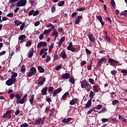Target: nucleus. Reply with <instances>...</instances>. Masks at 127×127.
<instances>
[{
	"label": "nucleus",
	"mask_w": 127,
	"mask_h": 127,
	"mask_svg": "<svg viewBox=\"0 0 127 127\" xmlns=\"http://www.w3.org/2000/svg\"><path fill=\"white\" fill-rule=\"evenodd\" d=\"M86 87H90L91 88V86H90V84L88 82V81L84 79L81 81V87L82 89H85Z\"/></svg>",
	"instance_id": "nucleus-1"
},
{
	"label": "nucleus",
	"mask_w": 127,
	"mask_h": 127,
	"mask_svg": "<svg viewBox=\"0 0 127 127\" xmlns=\"http://www.w3.org/2000/svg\"><path fill=\"white\" fill-rule=\"evenodd\" d=\"M38 69L39 70L40 73H44V68L42 67V66H39L38 67Z\"/></svg>",
	"instance_id": "nucleus-22"
},
{
	"label": "nucleus",
	"mask_w": 127,
	"mask_h": 127,
	"mask_svg": "<svg viewBox=\"0 0 127 127\" xmlns=\"http://www.w3.org/2000/svg\"><path fill=\"white\" fill-rule=\"evenodd\" d=\"M107 108H105V107H103L102 110H101V112L102 113H106V112H107Z\"/></svg>",
	"instance_id": "nucleus-52"
},
{
	"label": "nucleus",
	"mask_w": 127,
	"mask_h": 127,
	"mask_svg": "<svg viewBox=\"0 0 127 127\" xmlns=\"http://www.w3.org/2000/svg\"><path fill=\"white\" fill-rule=\"evenodd\" d=\"M94 96H95V92L93 91H91L89 94V97L90 98V99H93Z\"/></svg>",
	"instance_id": "nucleus-29"
},
{
	"label": "nucleus",
	"mask_w": 127,
	"mask_h": 127,
	"mask_svg": "<svg viewBox=\"0 0 127 127\" xmlns=\"http://www.w3.org/2000/svg\"><path fill=\"white\" fill-rule=\"evenodd\" d=\"M102 108H103V105H98L97 106L96 110H101V109H102Z\"/></svg>",
	"instance_id": "nucleus-53"
},
{
	"label": "nucleus",
	"mask_w": 127,
	"mask_h": 127,
	"mask_svg": "<svg viewBox=\"0 0 127 127\" xmlns=\"http://www.w3.org/2000/svg\"><path fill=\"white\" fill-rule=\"evenodd\" d=\"M58 30L59 32H62V31H63V28L62 27H59Z\"/></svg>",
	"instance_id": "nucleus-60"
},
{
	"label": "nucleus",
	"mask_w": 127,
	"mask_h": 127,
	"mask_svg": "<svg viewBox=\"0 0 127 127\" xmlns=\"http://www.w3.org/2000/svg\"><path fill=\"white\" fill-rule=\"evenodd\" d=\"M111 74L113 75V76H115V75H116V73H117V71L115 70H112L111 71Z\"/></svg>",
	"instance_id": "nucleus-54"
},
{
	"label": "nucleus",
	"mask_w": 127,
	"mask_h": 127,
	"mask_svg": "<svg viewBox=\"0 0 127 127\" xmlns=\"http://www.w3.org/2000/svg\"><path fill=\"white\" fill-rule=\"evenodd\" d=\"M47 46V43L45 42H40L37 46V48H40L41 47H46Z\"/></svg>",
	"instance_id": "nucleus-7"
},
{
	"label": "nucleus",
	"mask_w": 127,
	"mask_h": 127,
	"mask_svg": "<svg viewBox=\"0 0 127 127\" xmlns=\"http://www.w3.org/2000/svg\"><path fill=\"white\" fill-rule=\"evenodd\" d=\"M105 39L107 40L108 42H111V38L108 35V34L105 36Z\"/></svg>",
	"instance_id": "nucleus-31"
},
{
	"label": "nucleus",
	"mask_w": 127,
	"mask_h": 127,
	"mask_svg": "<svg viewBox=\"0 0 127 127\" xmlns=\"http://www.w3.org/2000/svg\"><path fill=\"white\" fill-rule=\"evenodd\" d=\"M33 101H34V95L32 94V95H31V97L29 99V102L31 105H32V104H33L34 103Z\"/></svg>",
	"instance_id": "nucleus-21"
},
{
	"label": "nucleus",
	"mask_w": 127,
	"mask_h": 127,
	"mask_svg": "<svg viewBox=\"0 0 127 127\" xmlns=\"http://www.w3.org/2000/svg\"><path fill=\"white\" fill-rule=\"evenodd\" d=\"M26 46H31V41L29 40L26 44Z\"/></svg>",
	"instance_id": "nucleus-48"
},
{
	"label": "nucleus",
	"mask_w": 127,
	"mask_h": 127,
	"mask_svg": "<svg viewBox=\"0 0 127 127\" xmlns=\"http://www.w3.org/2000/svg\"><path fill=\"white\" fill-rule=\"evenodd\" d=\"M20 127H28V124H27L26 123H25L21 125Z\"/></svg>",
	"instance_id": "nucleus-46"
},
{
	"label": "nucleus",
	"mask_w": 127,
	"mask_h": 127,
	"mask_svg": "<svg viewBox=\"0 0 127 127\" xmlns=\"http://www.w3.org/2000/svg\"><path fill=\"white\" fill-rule=\"evenodd\" d=\"M72 120H73V118H67V119L64 118L62 120V122L64 123V124H68V123H69V122L70 121H72Z\"/></svg>",
	"instance_id": "nucleus-13"
},
{
	"label": "nucleus",
	"mask_w": 127,
	"mask_h": 127,
	"mask_svg": "<svg viewBox=\"0 0 127 127\" xmlns=\"http://www.w3.org/2000/svg\"><path fill=\"white\" fill-rule=\"evenodd\" d=\"M95 109L94 108H91L89 111H88L87 113V115H90V114L92 113V112H94Z\"/></svg>",
	"instance_id": "nucleus-43"
},
{
	"label": "nucleus",
	"mask_w": 127,
	"mask_h": 127,
	"mask_svg": "<svg viewBox=\"0 0 127 127\" xmlns=\"http://www.w3.org/2000/svg\"><path fill=\"white\" fill-rule=\"evenodd\" d=\"M34 12V10H33V9L31 10V11H30L29 12V13H28V16H31V15H32V14H33Z\"/></svg>",
	"instance_id": "nucleus-47"
},
{
	"label": "nucleus",
	"mask_w": 127,
	"mask_h": 127,
	"mask_svg": "<svg viewBox=\"0 0 127 127\" xmlns=\"http://www.w3.org/2000/svg\"><path fill=\"white\" fill-rule=\"evenodd\" d=\"M108 62L109 64H110L111 66H117L118 64H119V61H115L112 58L108 60Z\"/></svg>",
	"instance_id": "nucleus-3"
},
{
	"label": "nucleus",
	"mask_w": 127,
	"mask_h": 127,
	"mask_svg": "<svg viewBox=\"0 0 127 127\" xmlns=\"http://www.w3.org/2000/svg\"><path fill=\"white\" fill-rule=\"evenodd\" d=\"M51 60V59L50 58V56H48L47 59H46V63H48Z\"/></svg>",
	"instance_id": "nucleus-44"
},
{
	"label": "nucleus",
	"mask_w": 127,
	"mask_h": 127,
	"mask_svg": "<svg viewBox=\"0 0 127 127\" xmlns=\"http://www.w3.org/2000/svg\"><path fill=\"white\" fill-rule=\"evenodd\" d=\"M15 98L16 99V104H23L22 101L21 100V97L18 94H16Z\"/></svg>",
	"instance_id": "nucleus-5"
},
{
	"label": "nucleus",
	"mask_w": 127,
	"mask_h": 127,
	"mask_svg": "<svg viewBox=\"0 0 127 127\" xmlns=\"http://www.w3.org/2000/svg\"><path fill=\"white\" fill-rule=\"evenodd\" d=\"M26 36L25 35H21L18 37V40L21 41L19 42V43H23L24 42V40H25Z\"/></svg>",
	"instance_id": "nucleus-11"
},
{
	"label": "nucleus",
	"mask_w": 127,
	"mask_h": 127,
	"mask_svg": "<svg viewBox=\"0 0 127 127\" xmlns=\"http://www.w3.org/2000/svg\"><path fill=\"white\" fill-rule=\"evenodd\" d=\"M27 98V94H25L23 98L21 99L22 101V102L23 104L24 103V101H25V98Z\"/></svg>",
	"instance_id": "nucleus-39"
},
{
	"label": "nucleus",
	"mask_w": 127,
	"mask_h": 127,
	"mask_svg": "<svg viewBox=\"0 0 127 127\" xmlns=\"http://www.w3.org/2000/svg\"><path fill=\"white\" fill-rule=\"evenodd\" d=\"M59 33H58V32H57L56 31V30H54L53 33L52 34V35L53 36H54V35H55V38H56V37H57V36H58V35H59Z\"/></svg>",
	"instance_id": "nucleus-27"
},
{
	"label": "nucleus",
	"mask_w": 127,
	"mask_h": 127,
	"mask_svg": "<svg viewBox=\"0 0 127 127\" xmlns=\"http://www.w3.org/2000/svg\"><path fill=\"white\" fill-rule=\"evenodd\" d=\"M26 2H27V1L26 0H19L17 2V6H24L25 4H26Z\"/></svg>",
	"instance_id": "nucleus-4"
},
{
	"label": "nucleus",
	"mask_w": 127,
	"mask_h": 127,
	"mask_svg": "<svg viewBox=\"0 0 127 127\" xmlns=\"http://www.w3.org/2000/svg\"><path fill=\"white\" fill-rule=\"evenodd\" d=\"M60 56L63 59H66L67 58V55L66 54V52L65 51L63 50L60 54Z\"/></svg>",
	"instance_id": "nucleus-10"
},
{
	"label": "nucleus",
	"mask_w": 127,
	"mask_h": 127,
	"mask_svg": "<svg viewBox=\"0 0 127 127\" xmlns=\"http://www.w3.org/2000/svg\"><path fill=\"white\" fill-rule=\"evenodd\" d=\"M96 18L98 19L99 21L102 20L103 19V18L101 15L96 16Z\"/></svg>",
	"instance_id": "nucleus-51"
},
{
	"label": "nucleus",
	"mask_w": 127,
	"mask_h": 127,
	"mask_svg": "<svg viewBox=\"0 0 127 127\" xmlns=\"http://www.w3.org/2000/svg\"><path fill=\"white\" fill-rule=\"evenodd\" d=\"M77 14H78V13L76 12H74L71 14V17H75Z\"/></svg>",
	"instance_id": "nucleus-57"
},
{
	"label": "nucleus",
	"mask_w": 127,
	"mask_h": 127,
	"mask_svg": "<svg viewBox=\"0 0 127 127\" xmlns=\"http://www.w3.org/2000/svg\"><path fill=\"white\" fill-rule=\"evenodd\" d=\"M91 105H92V100H89L88 101L87 104L85 105L86 108H90L91 107Z\"/></svg>",
	"instance_id": "nucleus-20"
},
{
	"label": "nucleus",
	"mask_w": 127,
	"mask_h": 127,
	"mask_svg": "<svg viewBox=\"0 0 127 127\" xmlns=\"http://www.w3.org/2000/svg\"><path fill=\"white\" fill-rule=\"evenodd\" d=\"M20 71H21V73H24V72H25V71H26V68L25 67V65H22V66L21 67Z\"/></svg>",
	"instance_id": "nucleus-24"
},
{
	"label": "nucleus",
	"mask_w": 127,
	"mask_h": 127,
	"mask_svg": "<svg viewBox=\"0 0 127 127\" xmlns=\"http://www.w3.org/2000/svg\"><path fill=\"white\" fill-rule=\"evenodd\" d=\"M119 103H120V101H119V100H114L112 102V105H113V106H115V105H117V104H119Z\"/></svg>",
	"instance_id": "nucleus-34"
},
{
	"label": "nucleus",
	"mask_w": 127,
	"mask_h": 127,
	"mask_svg": "<svg viewBox=\"0 0 127 127\" xmlns=\"http://www.w3.org/2000/svg\"><path fill=\"white\" fill-rule=\"evenodd\" d=\"M16 82V78H10L8 79L5 83L6 85H7V86H11L13 84H14Z\"/></svg>",
	"instance_id": "nucleus-2"
},
{
	"label": "nucleus",
	"mask_w": 127,
	"mask_h": 127,
	"mask_svg": "<svg viewBox=\"0 0 127 127\" xmlns=\"http://www.w3.org/2000/svg\"><path fill=\"white\" fill-rule=\"evenodd\" d=\"M61 77L63 78V79L67 80V79H69V78H70V73H63L61 75Z\"/></svg>",
	"instance_id": "nucleus-9"
},
{
	"label": "nucleus",
	"mask_w": 127,
	"mask_h": 127,
	"mask_svg": "<svg viewBox=\"0 0 127 127\" xmlns=\"http://www.w3.org/2000/svg\"><path fill=\"white\" fill-rule=\"evenodd\" d=\"M19 113H20V111L19 110H17L15 112V115L16 116H18V115H19Z\"/></svg>",
	"instance_id": "nucleus-59"
},
{
	"label": "nucleus",
	"mask_w": 127,
	"mask_h": 127,
	"mask_svg": "<svg viewBox=\"0 0 127 127\" xmlns=\"http://www.w3.org/2000/svg\"><path fill=\"white\" fill-rule=\"evenodd\" d=\"M85 51L87 53V54H92V52L88 49H85Z\"/></svg>",
	"instance_id": "nucleus-55"
},
{
	"label": "nucleus",
	"mask_w": 127,
	"mask_h": 127,
	"mask_svg": "<svg viewBox=\"0 0 127 127\" xmlns=\"http://www.w3.org/2000/svg\"><path fill=\"white\" fill-rule=\"evenodd\" d=\"M121 73H123V74H126V75H127V70L123 69L121 70Z\"/></svg>",
	"instance_id": "nucleus-56"
},
{
	"label": "nucleus",
	"mask_w": 127,
	"mask_h": 127,
	"mask_svg": "<svg viewBox=\"0 0 127 127\" xmlns=\"http://www.w3.org/2000/svg\"><path fill=\"white\" fill-rule=\"evenodd\" d=\"M111 5L113 7H115V6L116 5V2H115V0H111Z\"/></svg>",
	"instance_id": "nucleus-50"
},
{
	"label": "nucleus",
	"mask_w": 127,
	"mask_h": 127,
	"mask_svg": "<svg viewBox=\"0 0 127 127\" xmlns=\"http://www.w3.org/2000/svg\"><path fill=\"white\" fill-rule=\"evenodd\" d=\"M39 13V11L36 10L35 12L34 11V13L33 14V16H36Z\"/></svg>",
	"instance_id": "nucleus-45"
},
{
	"label": "nucleus",
	"mask_w": 127,
	"mask_h": 127,
	"mask_svg": "<svg viewBox=\"0 0 127 127\" xmlns=\"http://www.w3.org/2000/svg\"><path fill=\"white\" fill-rule=\"evenodd\" d=\"M40 24V21H37L35 23L34 25L35 26H38V25H39Z\"/></svg>",
	"instance_id": "nucleus-58"
},
{
	"label": "nucleus",
	"mask_w": 127,
	"mask_h": 127,
	"mask_svg": "<svg viewBox=\"0 0 127 127\" xmlns=\"http://www.w3.org/2000/svg\"><path fill=\"white\" fill-rule=\"evenodd\" d=\"M89 83H90V84L94 85V82H95V80H94V79L93 78H89Z\"/></svg>",
	"instance_id": "nucleus-42"
},
{
	"label": "nucleus",
	"mask_w": 127,
	"mask_h": 127,
	"mask_svg": "<svg viewBox=\"0 0 127 127\" xmlns=\"http://www.w3.org/2000/svg\"><path fill=\"white\" fill-rule=\"evenodd\" d=\"M33 50H34V49H33V48H31L29 52V54H28V58H31V57H32V56H33Z\"/></svg>",
	"instance_id": "nucleus-15"
},
{
	"label": "nucleus",
	"mask_w": 127,
	"mask_h": 127,
	"mask_svg": "<svg viewBox=\"0 0 127 127\" xmlns=\"http://www.w3.org/2000/svg\"><path fill=\"white\" fill-rule=\"evenodd\" d=\"M8 17H12L13 16V12H10L7 14Z\"/></svg>",
	"instance_id": "nucleus-49"
},
{
	"label": "nucleus",
	"mask_w": 127,
	"mask_h": 127,
	"mask_svg": "<svg viewBox=\"0 0 127 127\" xmlns=\"http://www.w3.org/2000/svg\"><path fill=\"white\" fill-rule=\"evenodd\" d=\"M77 102H78V98H73L70 101L69 105L73 106L75 105Z\"/></svg>",
	"instance_id": "nucleus-14"
},
{
	"label": "nucleus",
	"mask_w": 127,
	"mask_h": 127,
	"mask_svg": "<svg viewBox=\"0 0 127 127\" xmlns=\"http://www.w3.org/2000/svg\"><path fill=\"white\" fill-rule=\"evenodd\" d=\"M61 68H62V65L60 64L57 66L55 69L56 70V71H59V69H61Z\"/></svg>",
	"instance_id": "nucleus-38"
},
{
	"label": "nucleus",
	"mask_w": 127,
	"mask_h": 127,
	"mask_svg": "<svg viewBox=\"0 0 127 127\" xmlns=\"http://www.w3.org/2000/svg\"><path fill=\"white\" fill-rule=\"evenodd\" d=\"M75 24H79L80 23V19H76L75 21Z\"/></svg>",
	"instance_id": "nucleus-64"
},
{
	"label": "nucleus",
	"mask_w": 127,
	"mask_h": 127,
	"mask_svg": "<svg viewBox=\"0 0 127 127\" xmlns=\"http://www.w3.org/2000/svg\"><path fill=\"white\" fill-rule=\"evenodd\" d=\"M77 11H84L86 10V7H80L77 9Z\"/></svg>",
	"instance_id": "nucleus-35"
},
{
	"label": "nucleus",
	"mask_w": 127,
	"mask_h": 127,
	"mask_svg": "<svg viewBox=\"0 0 127 127\" xmlns=\"http://www.w3.org/2000/svg\"><path fill=\"white\" fill-rule=\"evenodd\" d=\"M57 58H58V55H57V53H55L54 56V59L56 60Z\"/></svg>",
	"instance_id": "nucleus-61"
},
{
	"label": "nucleus",
	"mask_w": 127,
	"mask_h": 127,
	"mask_svg": "<svg viewBox=\"0 0 127 127\" xmlns=\"http://www.w3.org/2000/svg\"><path fill=\"white\" fill-rule=\"evenodd\" d=\"M101 64H102L99 61H98V62H97V65H96V66L95 67V69H99V68L100 66H101Z\"/></svg>",
	"instance_id": "nucleus-33"
},
{
	"label": "nucleus",
	"mask_w": 127,
	"mask_h": 127,
	"mask_svg": "<svg viewBox=\"0 0 127 127\" xmlns=\"http://www.w3.org/2000/svg\"><path fill=\"white\" fill-rule=\"evenodd\" d=\"M47 90H48V87H45L41 90V92L43 96H45V95H47Z\"/></svg>",
	"instance_id": "nucleus-12"
},
{
	"label": "nucleus",
	"mask_w": 127,
	"mask_h": 127,
	"mask_svg": "<svg viewBox=\"0 0 127 127\" xmlns=\"http://www.w3.org/2000/svg\"><path fill=\"white\" fill-rule=\"evenodd\" d=\"M64 41H65V37H63L59 42V46H61Z\"/></svg>",
	"instance_id": "nucleus-18"
},
{
	"label": "nucleus",
	"mask_w": 127,
	"mask_h": 127,
	"mask_svg": "<svg viewBox=\"0 0 127 127\" xmlns=\"http://www.w3.org/2000/svg\"><path fill=\"white\" fill-rule=\"evenodd\" d=\"M41 118H39L35 122L34 126H39L40 124H41Z\"/></svg>",
	"instance_id": "nucleus-16"
},
{
	"label": "nucleus",
	"mask_w": 127,
	"mask_h": 127,
	"mask_svg": "<svg viewBox=\"0 0 127 127\" xmlns=\"http://www.w3.org/2000/svg\"><path fill=\"white\" fill-rule=\"evenodd\" d=\"M106 20L110 22V23H112V19H111V18H110V17H107Z\"/></svg>",
	"instance_id": "nucleus-63"
},
{
	"label": "nucleus",
	"mask_w": 127,
	"mask_h": 127,
	"mask_svg": "<svg viewBox=\"0 0 127 127\" xmlns=\"http://www.w3.org/2000/svg\"><path fill=\"white\" fill-rule=\"evenodd\" d=\"M30 72H31L34 75L36 73V68L34 66L30 68Z\"/></svg>",
	"instance_id": "nucleus-25"
},
{
	"label": "nucleus",
	"mask_w": 127,
	"mask_h": 127,
	"mask_svg": "<svg viewBox=\"0 0 127 127\" xmlns=\"http://www.w3.org/2000/svg\"><path fill=\"white\" fill-rule=\"evenodd\" d=\"M101 121L103 123H108V122H109V119H108L107 118H102L101 119Z\"/></svg>",
	"instance_id": "nucleus-41"
},
{
	"label": "nucleus",
	"mask_w": 127,
	"mask_h": 127,
	"mask_svg": "<svg viewBox=\"0 0 127 127\" xmlns=\"http://www.w3.org/2000/svg\"><path fill=\"white\" fill-rule=\"evenodd\" d=\"M56 11V7L55 6L53 5L51 8V12L52 13H54V12H55Z\"/></svg>",
	"instance_id": "nucleus-36"
},
{
	"label": "nucleus",
	"mask_w": 127,
	"mask_h": 127,
	"mask_svg": "<svg viewBox=\"0 0 127 127\" xmlns=\"http://www.w3.org/2000/svg\"><path fill=\"white\" fill-rule=\"evenodd\" d=\"M25 26V23L23 22L21 25L20 26V30H23V28H24V27Z\"/></svg>",
	"instance_id": "nucleus-40"
},
{
	"label": "nucleus",
	"mask_w": 127,
	"mask_h": 127,
	"mask_svg": "<svg viewBox=\"0 0 127 127\" xmlns=\"http://www.w3.org/2000/svg\"><path fill=\"white\" fill-rule=\"evenodd\" d=\"M48 92L49 93L54 92V87H53V86H50L48 89Z\"/></svg>",
	"instance_id": "nucleus-30"
},
{
	"label": "nucleus",
	"mask_w": 127,
	"mask_h": 127,
	"mask_svg": "<svg viewBox=\"0 0 127 127\" xmlns=\"http://www.w3.org/2000/svg\"><path fill=\"white\" fill-rule=\"evenodd\" d=\"M51 30H52V29L50 28H49L48 30H45L43 32V34H48V33H49L51 32Z\"/></svg>",
	"instance_id": "nucleus-28"
},
{
	"label": "nucleus",
	"mask_w": 127,
	"mask_h": 127,
	"mask_svg": "<svg viewBox=\"0 0 127 127\" xmlns=\"http://www.w3.org/2000/svg\"><path fill=\"white\" fill-rule=\"evenodd\" d=\"M105 59H106V58H102V59H100V61H99L100 62V63L102 64V63H103V62H104V61H105Z\"/></svg>",
	"instance_id": "nucleus-62"
},
{
	"label": "nucleus",
	"mask_w": 127,
	"mask_h": 127,
	"mask_svg": "<svg viewBox=\"0 0 127 127\" xmlns=\"http://www.w3.org/2000/svg\"><path fill=\"white\" fill-rule=\"evenodd\" d=\"M69 78V82L71 84H75V79L72 77H70Z\"/></svg>",
	"instance_id": "nucleus-23"
},
{
	"label": "nucleus",
	"mask_w": 127,
	"mask_h": 127,
	"mask_svg": "<svg viewBox=\"0 0 127 127\" xmlns=\"http://www.w3.org/2000/svg\"><path fill=\"white\" fill-rule=\"evenodd\" d=\"M14 23L15 25H16V26H18V25H20V24H22V22L18 20H15Z\"/></svg>",
	"instance_id": "nucleus-17"
},
{
	"label": "nucleus",
	"mask_w": 127,
	"mask_h": 127,
	"mask_svg": "<svg viewBox=\"0 0 127 127\" xmlns=\"http://www.w3.org/2000/svg\"><path fill=\"white\" fill-rule=\"evenodd\" d=\"M16 77H17V73L14 72L13 74L11 76V78L16 79Z\"/></svg>",
	"instance_id": "nucleus-32"
},
{
	"label": "nucleus",
	"mask_w": 127,
	"mask_h": 127,
	"mask_svg": "<svg viewBox=\"0 0 127 127\" xmlns=\"http://www.w3.org/2000/svg\"><path fill=\"white\" fill-rule=\"evenodd\" d=\"M62 91V88L61 87H59V88L54 90V92H53V97H56V95H57V94H59V93H60V92H61Z\"/></svg>",
	"instance_id": "nucleus-8"
},
{
	"label": "nucleus",
	"mask_w": 127,
	"mask_h": 127,
	"mask_svg": "<svg viewBox=\"0 0 127 127\" xmlns=\"http://www.w3.org/2000/svg\"><path fill=\"white\" fill-rule=\"evenodd\" d=\"M64 3H65V1L62 0L60 2H58V6H63Z\"/></svg>",
	"instance_id": "nucleus-26"
},
{
	"label": "nucleus",
	"mask_w": 127,
	"mask_h": 127,
	"mask_svg": "<svg viewBox=\"0 0 127 127\" xmlns=\"http://www.w3.org/2000/svg\"><path fill=\"white\" fill-rule=\"evenodd\" d=\"M11 110H8V111H6V113L2 116L3 119H4V118H5V117H7V116L11 115Z\"/></svg>",
	"instance_id": "nucleus-19"
},
{
	"label": "nucleus",
	"mask_w": 127,
	"mask_h": 127,
	"mask_svg": "<svg viewBox=\"0 0 127 127\" xmlns=\"http://www.w3.org/2000/svg\"><path fill=\"white\" fill-rule=\"evenodd\" d=\"M33 75H34L33 74L31 71L27 72V76L28 78H30Z\"/></svg>",
	"instance_id": "nucleus-37"
},
{
	"label": "nucleus",
	"mask_w": 127,
	"mask_h": 127,
	"mask_svg": "<svg viewBox=\"0 0 127 127\" xmlns=\"http://www.w3.org/2000/svg\"><path fill=\"white\" fill-rule=\"evenodd\" d=\"M72 46L73 43L72 42H69V45L67 47V50L71 51V52H75L76 51V49L75 48L72 47Z\"/></svg>",
	"instance_id": "nucleus-6"
}]
</instances>
